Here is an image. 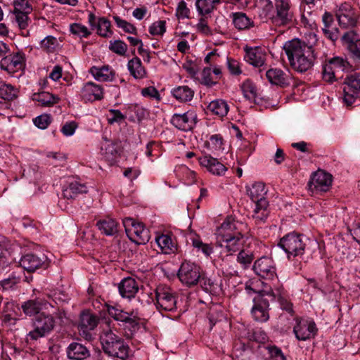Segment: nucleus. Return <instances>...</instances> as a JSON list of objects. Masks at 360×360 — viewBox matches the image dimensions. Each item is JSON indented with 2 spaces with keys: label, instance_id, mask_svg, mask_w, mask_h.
Wrapping results in <instances>:
<instances>
[{
  "label": "nucleus",
  "instance_id": "obj_61",
  "mask_svg": "<svg viewBox=\"0 0 360 360\" xmlns=\"http://www.w3.org/2000/svg\"><path fill=\"white\" fill-rule=\"evenodd\" d=\"M109 112L112 115V117L108 118L109 124L121 122L125 119V116L119 110L110 109Z\"/></svg>",
  "mask_w": 360,
  "mask_h": 360
},
{
  "label": "nucleus",
  "instance_id": "obj_25",
  "mask_svg": "<svg viewBox=\"0 0 360 360\" xmlns=\"http://www.w3.org/2000/svg\"><path fill=\"white\" fill-rule=\"evenodd\" d=\"M118 290L122 297L131 299L138 292L139 285L134 278L127 277L119 283Z\"/></svg>",
  "mask_w": 360,
  "mask_h": 360
},
{
  "label": "nucleus",
  "instance_id": "obj_59",
  "mask_svg": "<svg viewBox=\"0 0 360 360\" xmlns=\"http://www.w3.org/2000/svg\"><path fill=\"white\" fill-rule=\"evenodd\" d=\"M149 32L151 34H162L165 32V22L164 20H159L154 22L149 28Z\"/></svg>",
  "mask_w": 360,
  "mask_h": 360
},
{
  "label": "nucleus",
  "instance_id": "obj_8",
  "mask_svg": "<svg viewBox=\"0 0 360 360\" xmlns=\"http://www.w3.org/2000/svg\"><path fill=\"white\" fill-rule=\"evenodd\" d=\"M278 246L287 253L290 259L291 256L295 257L304 254L306 243L302 235L292 232L280 239Z\"/></svg>",
  "mask_w": 360,
  "mask_h": 360
},
{
  "label": "nucleus",
  "instance_id": "obj_62",
  "mask_svg": "<svg viewBox=\"0 0 360 360\" xmlns=\"http://www.w3.org/2000/svg\"><path fill=\"white\" fill-rule=\"evenodd\" d=\"M129 108L136 114L139 120H143L148 113L144 108L138 104L131 105Z\"/></svg>",
  "mask_w": 360,
  "mask_h": 360
},
{
  "label": "nucleus",
  "instance_id": "obj_13",
  "mask_svg": "<svg viewBox=\"0 0 360 360\" xmlns=\"http://www.w3.org/2000/svg\"><path fill=\"white\" fill-rule=\"evenodd\" d=\"M251 315L254 321L264 323L269 319V303L266 297L260 295L253 297Z\"/></svg>",
  "mask_w": 360,
  "mask_h": 360
},
{
  "label": "nucleus",
  "instance_id": "obj_9",
  "mask_svg": "<svg viewBox=\"0 0 360 360\" xmlns=\"http://www.w3.org/2000/svg\"><path fill=\"white\" fill-rule=\"evenodd\" d=\"M123 225L128 238L133 242L141 245L146 244L150 240V232L142 223H136L131 218L123 220Z\"/></svg>",
  "mask_w": 360,
  "mask_h": 360
},
{
  "label": "nucleus",
  "instance_id": "obj_56",
  "mask_svg": "<svg viewBox=\"0 0 360 360\" xmlns=\"http://www.w3.org/2000/svg\"><path fill=\"white\" fill-rule=\"evenodd\" d=\"M336 71L333 68V65L329 63L323 67V79L328 82H332L335 77Z\"/></svg>",
  "mask_w": 360,
  "mask_h": 360
},
{
  "label": "nucleus",
  "instance_id": "obj_6",
  "mask_svg": "<svg viewBox=\"0 0 360 360\" xmlns=\"http://www.w3.org/2000/svg\"><path fill=\"white\" fill-rule=\"evenodd\" d=\"M33 329L27 334V338L32 340H37L49 335L56 326L54 317L49 314L41 312L32 320Z\"/></svg>",
  "mask_w": 360,
  "mask_h": 360
},
{
  "label": "nucleus",
  "instance_id": "obj_32",
  "mask_svg": "<svg viewBox=\"0 0 360 360\" xmlns=\"http://www.w3.org/2000/svg\"><path fill=\"white\" fill-rule=\"evenodd\" d=\"M324 24L323 32L326 37L335 42L338 39V31L337 28L330 30L333 23V16L330 12L326 11L322 17Z\"/></svg>",
  "mask_w": 360,
  "mask_h": 360
},
{
  "label": "nucleus",
  "instance_id": "obj_19",
  "mask_svg": "<svg viewBox=\"0 0 360 360\" xmlns=\"http://www.w3.org/2000/svg\"><path fill=\"white\" fill-rule=\"evenodd\" d=\"M171 123L179 129L191 130L196 123V115L193 112L174 114L172 117Z\"/></svg>",
  "mask_w": 360,
  "mask_h": 360
},
{
  "label": "nucleus",
  "instance_id": "obj_14",
  "mask_svg": "<svg viewBox=\"0 0 360 360\" xmlns=\"http://www.w3.org/2000/svg\"><path fill=\"white\" fill-rule=\"evenodd\" d=\"M49 308H55V305L44 298H35L24 302L21 304V309L27 316L39 315L43 310H49Z\"/></svg>",
  "mask_w": 360,
  "mask_h": 360
},
{
  "label": "nucleus",
  "instance_id": "obj_30",
  "mask_svg": "<svg viewBox=\"0 0 360 360\" xmlns=\"http://www.w3.org/2000/svg\"><path fill=\"white\" fill-rule=\"evenodd\" d=\"M103 89L100 85L93 82H87L84 84L82 90V96L83 99L89 101L101 100L103 98Z\"/></svg>",
  "mask_w": 360,
  "mask_h": 360
},
{
  "label": "nucleus",
  "instance_id": "obj_43",
  "mask_svg": "<svg viewBox=\"0 0 360 360\" xmlns=\"http://www.w3.org/2000/svg\"><path fill=\"white\" fill-rule=\"evenodd\" d=\"M233 22L238 30H246L248 28V16L242 12L233 13Z\"/></svg>",
  "mask_w": 360,
  "mask_h": 360
},
{
  "label": "nucleus",
  "instance_id": "obj_60",
  "mask_svg": "<svg viewBox=\"0 0 360 360\" xmlns=\"http://www.w3.org/2000/svg\"><path fill=\"white\" fill-rule=\"evenodd\" d=\"M342 41L343 43L348 44L349 45H356V44L359 39L357 34L354 31H349L342 35Z\"/></svg>",
  "mask_w": 360,
  "mask_h": 360
},
{
  "label": "nucleus",
  "instance_id": "obj_10",
  "mask_svg": "<svg viewBox=\"0 0 360 360\" xmlns=\"http://www.w3.org/2000/svg\"><path fill=\"white\" fill-rule=\"evenodd\" d=\"M342 91L345 103L351 105L360 94V71L347 76L342 84Z\"/></svg>",
  "mask_w": 360,
  "mask_h": 360
},
{
  "label": "nucleus",
  "instance_id": "obj_18",
  "mask_svg": "<svg viewBox=\"0 0 360 360\" xmlns=\"http://www.w3.org/2000/svg\"><path fill=\"white\" fill-rule=\"evenodd\" d=\"M25 65L24 54L17 52L15 54L4 57L0 62V67L2 70L8 72H14L23 68Z\"/></svg>",
  "mask_w": 360,
  "mask_h": 360
},
{
  "label": "nucleus",
  "instance_id": "obj_21",
  "mask_svg": "<svg viewBox=\"0 0 360 360\" xmlns=\"http://www.w3.org/2000/svg\"><path fill=\"white\" fill-rule=\"evenodd\" d=\"M293 331L297 339L304 341L314 337L317 328L314 322L300 321L294 327Z\"/></svg>",
  "mask_w": 360,
  "mask_h": 360
},
{
  "label": "nucleus",
  "instance_id": "obj_27",
  "mask_svg": "<svg viewBox=\"0 0 360 360\" xmlns=\"http://www.w3.org/2000/svg\"><path fill=\"white\" fill-rule=\"evenodd\" d=\"M249 4H251L249 10L260 19L266 18L273 8L272 3L269 0H249Z\"/></svg>",
  "mask_w": 360,
  "mask_h": 360
},
{
  "label": "nucleus",
  "instance_id": "obj_16",
  "mask_svg": "<svg viewBox=\"0 0 360 360\" xmlns=\"http://www.w3.org/2000/svg\"><path fill=\"white\" fill-rule=\"evenodd\" d=\"M254 272L261 278L273 279L276 277V267L273 260L268 257L258 259L252 266Z\"/></svg>",
  "mask_w": 360,
  "mask_h": 360
},
{
  "label": "nucleus",
  "instance_id": "obj_20",
  "mask_svg": "<svg viewBox=\"0 0 360 360\" xmlns=\"http://www.w3.org/2000/svg\"><path fill=\"white\" fill-rule=\"evenodd\" d=\"M266 54L259 50V46L252 49L249 46V65L252 66L255 73H261L266 69Z\"/></svg>",
  "mask_w": 360,
  "mask_h": 360
},
{
  "label": "nucleus",
  "instance_id": "obj_17",
  "mask_svg": "<svg viewBox=\"0 0 360 360\" xmlns=\"http://www.w3.org/2000/svg\"><path fill=\"white\" fill-rule=\"evenodd\" d=\"M335 15L339 25L342 27H354L357 23L356 15L348 4H342Z\"/></svg>",
  "mask_w": 360,
  "mask_h": 360
},
{
  "label": "nucleus",
  "instance_id": "obj_1",
  "mask_svg": "<svg viewBox=\"0 0 360 360\" xmlns=\"http://www.w3.org/2000/svg\"><path fill=\"white\" fill-rule=\"evenodd\" d=\"M236 226L230 219H226L216 231V245L221 248V253L232 254L243 244L240 233L235 231Z\"/></svg>",
  "mask_w": 360,
  "mask_h": 360
},
{
  "label": "nucleus",
  "instance_id": "obj_24",
  "mask_svg": "<svg viewBox=\"0 0 360 360\" xmlns=\"http://www.w3.org/2000/svg\"><path fill=\"white\" fill-rule=\"evenodd\" d=\"M290 4L288 0H278L276 3V15L274 21L281 25H285L292 21V13L290 11Z\"/></svg>",
  "mask_w": 360,
  "mask_h": 360
},
{
  "label": "nucleus",
  "instance_id": "obj_42",
  "mask_svg": "<svg viewBox=\"0 0 360 360\" xmlns=\"http://www.w3.org/2000/svg\"><path fill=\"white\" fill-rule=\"evenodd\" d=\"M102 153L108 159H113L118 153V146L115 142L105 139L101 145Z\"/></svg>",
  "mask_w": 360,
  "mask_h": 360
},
{
  "label": "nucleus",
  "instance_id": "obj_41",
  "mask_svg": "<svg viewBox=\"0 0 360 360\" xmlns=\"http://www.w3.org/2000/svg\"><path fill=\"white\" fill-rule=\"evenodd\" d=\"M18 91L11 84L0 81V98L11 101L17 98Z\"/></svg>",
  "mask_w": 360,
  "mask_h": 360
},
{
  "label": "nucleus",
  "instance_id": "obj_2",
  "mask_svg": "<svg viewBox=\"0 0 360 360\" xmlns=\"http://www.w3.org/2000/svg\"><path fill=\"white\" fill-rule=\"evenodd\" d=\"M290 66L296 71L304 72L311 68L316 59L314 46H283Z\"/></svg>",
  "mask_w": 360,
  "mask_h": 360
},
{
  "label": "nucleus",
  "instance_id": "obj_36",
  "mask_svg": "<svg viewBox=\"0 0 360 360\" xmlns=\"http://www.w3.org/2000/svg\"><path fill=\"white\" fill-rule=\"evenodd\" d=\"M96 226L98 229L106 236H113L118 232L117 222L110 218L98 221Z\"/></svg>",
  "mask_w": 360,
  "mask_h": 360
},
{
  "label": "nucleus",
  "instance_id": "obj_26",
  "mask_svg": "<svg viewBox=\"0 0 360 360\" xmlns=\"http://www.w3.org/2000/svg\"><path fill=\"white\" fill-rule=\"evenodd\" d=\"M266 77L269 82L274 85L281 87L290 84V76L278 68H271L266 72Z\"/></svg>",
  "mask_w": 360,
  "mask_h": 360
},
{
  "label": "nucleus",
  "instance_id": "obj_40",
  "mask_svg": "<svg viewBox=\"0 0 360 360\" xmlns=\"http://www.w3.org/2000/svg\"><path fill=\"white\" fill-rule=\"evenodd\" d=\"M264 282L261 279H251L249 281V299L253 300L256 295H260L266 297L264 293Z\"/></svg>",
  "mask_w": 360,
  "mask_h": 360
},
{
  "label": "nucleus",
  "instance_id": "obj_50",
  "mask_svg": "<svg viewBox=\"0 0 360 360\" xmlns=\"http://www.w3.org/2000/svg\"><path fill=\"white\" fill-rule=\"evenodd\" d=\"M30 13L25 11H13V14L15 16V20L18 24V26L20 29H25L28 25V14Z\"/></svg>",
  "mask_w": 360,
  "mask_h": 360
},
{
  "label": "nucleus",
  "instance_id": "obj_37",
  "mask_svg": "<svg viewBox=\"0 0 360 360\" xmlns=\"http://www.w3.org/2000/svg\"><path fill=\"white\" fill-rule=\"evenodd\" d=\"M207 110L214 115L224 117L229 112V105L225 101L217 99L210 103L207 106Z\"/></svg>",
  "mask_w": 360,
  "mask_h": 360
},
{
  "label": "nucleus",
  "instance_id": "obj_15",
  "mask_svg": "<svg viewBox=\"0 0 360 360\" xmlns=\"http://www.w3.org/2000/svg\"><path fill=\"white\" fill-rule=\"evenodd\" d=\"M332 184V175L323 170L319 169L314 172L308 183L309 188L312 192H326Z\"/></svg>",
  "mask_w": 360,
  "mask_h": 360
},
{
  "label": "nucleus",
  "instance_id": "obj_47",
  "mask_svg": "<svg viewBox=\"0 0 360 360\" xmlns=\"http://www.w3.org/2000/svg\"><path fill=\"white\" fill-rule=\"evenodd\" d=\"M198 282L206 292H215L218 286L211 278L205 276L203 273H202V276Z\"/></svg>",
  "mask_w": 360,
  "mask_h": 360
},
{
  "label": "nucleus",
  "instance_id": "obj_49",
  "mask_svg": "<svg viewBox=\"0 0 360 360\" xmlns=\"http://www.w3.org/2000/svg\"><path fill=\"white\" fill-rule=\"evenodd\" d=\"M70 31L73 34L80 37H86L91 34L87 27L79 23H74L70 25Z\"/></svg>",
  "mask_w": 360,
  "mask_h": 360
},
{
  "label": "nucleus",
  "instance_id": "obj_5",
  "mask_svg": "<svg viewBox=\"0 0 360 360\" xmlns=\"http://www.w3.org/2000/svg\"><path fill=\"white\" fill-rule=\"evenodd\" d=\"M108 312L110 317L121 323L127 338H132L140 329L141 319L134 311H126L119 306H108Z\"/></svg>",
  "mask_w": 360,
  "mask_h": 360
},
{
  "label": "nucleus",
  "instance_id": "obj_39",
  "mask_svg": "<svg viewBox=\"0 0 360 360\" xmlns=\"http://www.w3.org/2000/svg\"><path fill=\"white\" fill-rule=\"evenodd\" d=\"M32 99L33 101L39 102L41 106L45 107L51 106L56 103L58 101V97L46 91L34 94L33 95Z\"/></svg>",
  "mask_w": 360,
  "mask_h": 360
},
{
  "label": "nucleus",
  "instance_id": "obj_48",
  "mask_svg": "<svg viewBox=\"0 0 360 360\" xmlns=\"http://www.w3.org/2000/svg\"><path fill=\"white\" fill-rule=\"evenodd\" d=\"M193 246L198 250H201L206 256H210L212 252V248L206 243H203L200 238L197 237L191 238Z\"/></svg>",
  "mask_w": 360,
  "mask_h": 360
},
{
  "label": "nucleus",
  "instance_id": "obj_4",
  "mask_svg": "<svg viewBox=\"0 0 360 360\" xmlns=\"http://www.w3.org/2000/svg\"><path fill=\"white\" fill-rule=\"evenodd\" d=\"M250 198L254 203L252 217L257 223L264 222L269 214V202L265 198L267 190L262 182H257L249 188Z\"/></svg>",
  "mask_w": 360,
  "mask_h": 360
},
{
  "label": "nucleus",
  "instance_id": "obj_44",
  "mask_svg": "<svg viewBox=\"0 0 360 360\" xmlns=\"http://www.w3.org/2000/svg\"><path fill=\"white\" fill-rule=\"evenodd\" d=\"M195 6L199 15L202 16L209 14L214 8L212 0H197Z\"/></svg>",
  "mask_w": 360,
  "mask_h": 360
},
{
  "label": "nucleus",
  "instance_id": "obj_64",
  "mask_svg": "<svg viewBox=\"0 0 360 360\" xmlns=\"http://www.w3.org/2000/svg\"><path fill=\"white\" fill-rule=\"evenodd\" d=\"M77 127V124L75 122H67L62 127L61 131L65 136H72L75 133Z\"/></svg>",
  "mask_w": 360,
  "mask_h": 360
},
{
  "label": "nucleus",
  "instance_id": "obj_35",
  "mask_svg": "<svg viewBox=\"0 0 360 360\" xmlns=\"http://www.w3.org/2000/svg\"><path fill=\"white\" fill-rule=\"evenodd\" d=\"M172 96L180 102L191 101L194 96V91L188 86H179L171 91Z\"/></svg>",
  "mask_w": 360,
  "mask_h": 360
},
{
  "label": "nucleus",
  "instance_id": "obj_34",
  "mask_svg": "<svg viewBox=\"0 0 360 360\" xmlns=\"http://www.w3.org/2000/svg\"><path fill=\"white\" fill-rule=\"evenodd\" d=\"M155 241L165 254L174 252L177 250L176 243L168 234H162L156 237Z\"/></svg>",
  "mask_w": 360,
  "mask_h": 360
},
{
  "label": "nucleus",
  "instance_id": "obj_7",
  "mask_svg": "<svg viewBox=\"0 0 360 360\" xmlns=\"http://www.w3.org/2000/svg\"><path fill=\"white\" fill-rule=\"evenodd\" d=\"M155 304L160 312L174 311L177 309V292L166 285H158L155 290Z\"/></svg>",
  "mask_w": 360,
  "mask_h": 360
},
{
  "label": "nucleus",
  "instance_id": "obj_58",
  "mask_svg": "<svg viewBox=\"0 0 360 360\" xmlns=\"http://www.w3.org/2000/svg\"><path fill=\"white\" fill-rule=\"evenodd\" d=\"M190 11L186 6V4L184 1H181L176 10V15L180 19L188 18L189 17Z\"/></svg>",
  "mask_w": 360,
  "mask_h": 360
},
{
  "label": "nucleus",
  "instance_id": "obj_51",
  "mask_svg": "<svg viewBox=\"0 0 360 360\" xmlns=\"http://www.w3.org/2000/svg\"><path fill=\"white\" fill-rule=\"evenodd\" d=\"M51 122V117L47 114L41 115L33 120L34 125L41 129H46Z\"/></svg>",
  "mask_w": 360,
  "mask_h": 360
},
{
  "label": "nucleus",
  "instance_id": "obj_54",
  "mask_svg": "<svg viewBox=\"0 0 360 360\" xmlns=\"http://www.w3.org/2000/svg\"><path fill=\"white\" fill-rule=\"evenodd\" d=\"M201 80L202 84L207 86H212L217 84V81H215L214 78L212 75V70L210 68H205L203 69Z\"/></svg>",
  "mask_w": 360,
  "mask_h": 360
},
{
  "label": "nucleus",
  "instance_id": "obj_33",
  "mask_svg": "<svg viewBox=\"0 0 360 360\" xmlns=\"http://www.w3.org/2000/svg\"><path fill=\"white\" fill-rule=\"evenodd\" d=\"M89 72L96 80L100 82L112 81L115 77L114 71L110 70L109 66H103L102 68L94 66L91 68Z\"/></svg>",
  "mask_w": 360,
  "mask_h": 360
},
{
  "label": "nucleus",
  "instance_id": "obj_3",
  "mask_svg": "<svg viewBox=\"0 0 360 360\" xmlns=\"http://www.w3.org/2000/svg\"><path fill=\"white\" fill-rule=\"evenodd\" d=\"M101 342L104 353L109 357L125 360L129 356V346L110 329L103 331Z\"/></svg>",
  "mask_w": 360,
  "mask_h": 360
},
{
  "label": "nucleus",
  "instance_id": "obj_53",
  "mask_svg": "<svg viewBox=\"0 0 360 360\" xmlns=\"http://www.w3.org/2000/svg\"><path fill=\"white\" fill-rule=\"evenodd\" d=\"M328 63L333 65V68L336 72L339 70L343 71L345 69H347L349 65V63L347 60L339 57L332 58L331 60H330Z\"/></svg>",
  "mask_w": 360,
  "mask_h": 360
},
{
  "label": "nucleus",
  "instance_id": "obj_52",
  "mask_svg": "<svg viewBox=\"0 0 360 360\" xmlns=\"http://www.w3.org/2000/svg\"><path fill=\"white\" fill-rule=\"evenodd\" d=\"M207 148L214 150H220L223 144V139L219 134H214L210 137L208 141L206 142Z\"/></svg>",
  "mask_w": 360,
  "mask_h": 360
},
{
  "label": "nucleus",
  "instance_id": "obj_12",
  "mask_svg": "<svg viewBox=\"0 0 360 360\" xmlns=\"http://www.w3.org/2000/svg\"><path fill=\"white\" fill-rule=\"evenodd\" d=\"M88 193V187L84 183L80 181L74 180L69 182L67 186L63 188V198L58 201V205L63 209H66L67 206L64 204V200H73L77 198L80 195Z\"/></svg>",
  "mask_w": 360,
  "mask_h": 360
},
{
  "label": "nucleus",
  "instance_id": "obj_55",
  "mask_svg": "<svg viewBox=\"0 0 360 360\" xmlns=\"http://www.w3.org/2000/svg\"><path fill=\"white\" fill-rule=\"evenodd\" d=\"M113 19L117 27L123 29L126 32L134 33L136 31V27L133 25L121 19L120 17L114 16Z\"/></svg>",
  "mask_w": 360,
  "mask_h": 360
},
{
  "label": "nucleus",
  "instance_id": "obj_31",
  "mask_svg": "<svg viewBox=\"0 0 360 360\" xmlns=\"http://www.w3.org/2000/svg\"><path fill=\"white\" fill-rule=\"evenodd\" d=\"M98 323V318L89 311H83L80 315L79 328L85 333L94 330Z\"/></svg>",
  "mask_w": 360,
  "mask_h": 360
},
{
  "label": "nucleus",
  "instance_id": "obj_23",
  "mask_svg": "<svg viewBox=\"0 0 360 360\" xmlns=\"http://www.w3.org/2000/svg\"><path fill=\"white\" fill-rule=\"evenodd\" d=\"M46 257H38L34 254H27L20 260V266L28 272H34L45 265Z\"/></svg>",
  "mask_w": 360,
  "mask_h": 360
},
{
  "label": "nucleus",
  "instance_id": "obj_57",
  "mask_svg": "<svg viewBox=\"0 0 360 360\" xmlns=\"http://www.w3.org/2000/svg\"><path fill=\"white\" fill-rule=\"evenodd\" d=\"M30 0H15L14 1V11L30 13L32 11L30 4Z\"/></svg>",
  "mask_w": 360,
  "mask_h": 360
},
{
  "label": "nucleus",
  "instance_id": "obj_11",
  "mask_svg": "<svg viewBox=\"0 0 360 360\" xmlns=\"http://www.w3.org/2000/svg\"><path fill=\"white\" fill-rule=\"evenodd\" d=\"M201 268L191 262H184L178 271L181 282L188 286L196 285L202 276Z\"/></svg>",
  "mask_w": 360,
  "mask_h": 360
},
{
  "label": "nucleus",
  "instance_id": "obj_38",
  "mask_svg": "<svg viewBox=\"0 0 360 360\" xmlns=\"http://www.w3.org/2000/svg\"><path fill=\"white\" fill-rule=\"evenodd\" d=\"M128 69L130 74L135 79L143 78L146 75V71L143 67L141 65V62L139 58L135 57L130 60L128 63Z\"/></svg>",
  "mask_w": 360,
  "mask_h": 360
},
{
  "label": "nucleus",
  "instance_id": "obj_22",
  "mask_svg": "<svg viewBox=\"0 0 360 360\" xmlns=\"http://www.w3.org/2000/svg\"><path fill=\"white\" fill-rule=\"evenodd\" d=\"M88 21L92 29H96L97 34L104 37H108L112 34L110 30V22L105 18H96L92 13L89 14Z\"/></svg>",
  "mask_w": 360,
  "mask_h": 360
},
{
  "label": "nucleus",
  "instance_id": "obj_45",
  "mask_svg": "<svg viewBox=\"0 0 360 360\" xmlns=\"http://www.w3.org/2000/svg\"><path fill=\"white\" fill-rule=\"evenodd\" d=\"M246 345L241 340L235 342L233 348V356L241 360H246Z\"/></svg>",
  "mask_w": 360,
  "mask_h": 360
},
{
  "label": "nucleus",
  "instance_id": "obj_63",
  "mask_svg": "<svg viewBox=\"0 0 360 360\" xmlns=\"http://www.w3.org/2000/svg\"><path fill=\"white\" fill-rule=\"evenodd\" d=\"M141 94L146 97L154 98L158 100L160 99V94L158 91L153 86H149L143 88L141 90Z\"/></svg>",
  "mask_w": 360,
  "mask_h": 360
},
{
  "label": "nucleus",
  "instance_id": "obj_28",
  "mask_svg": "<svg viewBox=\"0 0 360 360\" xmlns=\"http://www.w3.org/2000/svg\"><path fill=\"white\" fill-rule=\"evenodd\" d=\"M67 356L72 360H84L90 356L89 349L83 344L74 342L67 348Z\"/></svg>",
  "mask_w": 360,
  "mask_h": 360
},
{
  "label": "nucleus",
  "instance_id": "obj_46",
  "mask_svg": "<svg viewBox=\"0 0 360 360\" xmlns=\"http://www.w3.org/2000/svg\"><path fill=\"white\" fill-rule=\"evenodd\" d=\"M20 278L15 276H11L8 278H5L0 281V288L3 290H13L16 285L20 283Z\"/></svg>",
  "mask_w": 360,
  "mask_h": 360
},
{
  "label": "nucleus",
  "instance_id": "obj_29",
  "mask_svg": "<svg viewBox=\"0 0 360 360\" xmlns=\"http://www.w3.org/2000/svg\"><path fill=\"white\" fill-rule=\"evenodd\" d=\"M199 162L214 175H222L227 170V168L222 163L210 155H205L200 158Z\"/></svg>",
  "mask_w": 360,
  "mask_h": 360
}]
</instances>
